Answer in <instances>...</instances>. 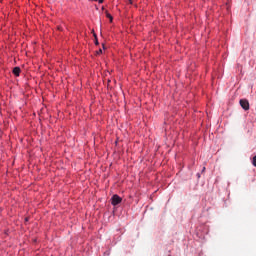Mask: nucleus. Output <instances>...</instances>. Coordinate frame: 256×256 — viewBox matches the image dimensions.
Returning <instances> with one entry per match:
<instances>
[{
	"instance_id": "1",
	"label": "nucleus",
	"mask_w": 256,
	"mask_h": 256,
	"mask_svg": "<svg viewBox=\"0 0 256 256\" xmlns=\"http://www.w3.org/2000/svg\"><path fill=\"white\" fill-rule=\"evenodd\" d=\"M121 201H123V199L121 197H119V195L115 194L112 196V205L114 207L119 205V203H121Z\"/></svg>"
},
{
	"instance_id": "2",
	"label": "nucleus",
	"mask_w": 256,
	"mask_h": 256,
	"mask_svg": "<svg viewBox=\"0 0 256 256\" xmlns=\"http://www.w3.org/2000/svg\"><path fill=\"white\" fill-rule=\"evenodd\" d=\"M240 105L244 111H249V101L247 99H241Z\"/></svg>"
},
{
	"instance_id": "3",
	"label": "nucleus",
	"mask_w": 256,
	"mask_h": 256,
	"mask_svg": "<svg viewBox=\"0 0 256 256\" xmlns=\"http://www.w3.org/2000/svg\"><path fill=\"white\" fill-rule=\"evenodd\" d=\"M12 73H13L16 77H19V75H21V68H20V67H14Z\"/></svg>"
},
{
	"instance_id": "4",
	"label": "nucleus",
	"mask_w": 256,
	"mask_h": 256,
	"mask_svg": "<svg viewBox=\"0 0 256 256\" xmlns=\"http://www.w3.org/2000/svg\"><path fill=\"white\" fill-rule=\"evenodd\" d=\"M106 17L110 20V23H113V16L108 11H106Z\"/></svg>"
},
{
	"instance_id": "5",
	"label": "nucleus",
	"mask_w": 256,
	"mask_h": 256,
	"mask_svg": "<svg viewBox=\"0 0 256 256\" xmlns=\"http://www.w3.org/2000/svg\"><path fill=\"white\" fill-rule=\"evenodd\" d=\"M252 165H254V167H256V156L253 157Z\"/></svg>"
},
{
	"instance_id": "6",
	"label": "nucleus",
	"mask_w": 256,
	"mask_h": 256,
	"mask_svg": "<svg viewBox=\"0 0 256 256\" xmlns=\"http://www.w3.org/2000/svg\"><path fill=\"white\" fill-rule=\"evenodd\" d=\"M101 53H103L102 49H99L98 51H96V55H101Z\"/></svg>"
},
{
	"instance_id": "7",
	"label": "nucleus",
	"mask_w": 256,
	"mask_h": 256,
	"mask_svg": "<svg viewBox=\"0 0 256 256\" xmlns=\"http://www.w3.org/2000/svg\"><path fill=\"white\" fill-rule=\"evenodd\" d=\"M95 45H99V40L97 38L95 39Z\"/></svg>"
},
{
	"instance_id": "8",
	"label": "nucleus",
	"mask_w": 256,
	"mask_h": 256,
	"mask_svg": "<svg viewBox=\"0 0 256 256\" xmlns=\"http://www.w3.org/2000/svg\"><path fill=\"white\" fill-rule=\"evenodd\" d=\"M128 2L130 3V5H133V0H128Z\"/></svg>"
},
{
	"instance_id": "9",
	"label": "nucleus",
	"mask_w": 256,
	"mask_h": 256,
	"mask_svg": "<svg viewBox=\"0 0 256 256\" xmlns=\"http://www.w3.org/2000/svg\"><path fill=\"white\" fill-rule=\"evenodd\" d=\"M94 38L97 39V34H94Z\"/></svg>"
},
{
	"instance_id": "10",
	"label": "nucleus",
	"mask_w": 256,
	"mask_h": 256,
	"mask_svg": "<svg viewBox=\"0 0 256 256\" xmlns=\"http://www.w3.org/2000/svg\"><path fill=\"white\" fill-rule=\"evenodd\" d=\"M169 256H171V255H169Z\"/></svg>"
}]
</instances>
